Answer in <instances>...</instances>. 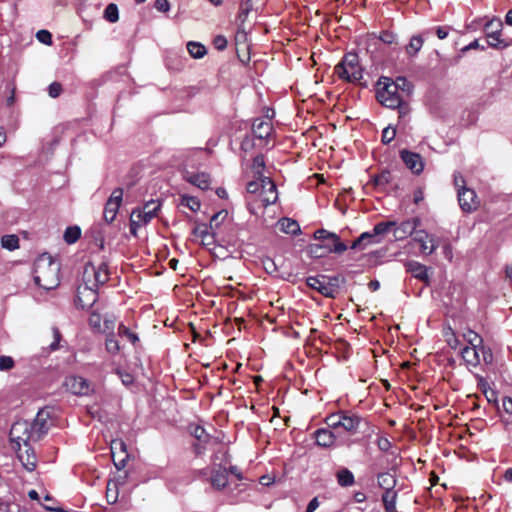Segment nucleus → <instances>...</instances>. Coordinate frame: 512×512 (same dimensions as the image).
Returning <instances> with one entry per match:
<instances>
[{
	"label": "nucleus",
	"instance_id": "nucleus-1",
	"mask_svg": "<svg viewBox=\"0 0 512 512\" xmlns=\"http://www.w3.org/2000/svg\"><path fill=\"white\" fill-rule=\"evenodd\" d=\"M59 272V263L48 255H42L34 263V282L44 290L55 289L60 283Z\"/></svg>",
	"mask_w": 512,
	"mask_h": 512
},
{
	"label": "nucleus",
	"instance_id": "nucleus-2",
	"mask_svg": "<svg viewBox=\"0 0 512 512\" xmlns=\"http://www.w3.org/2000/svg\"><path fill=\"white\" fill-rule=\"evenodd\" d=\"M335 74L348 82L359 81L362 78V68L358 56L354 53L346 54L342 61L335 66Z\"/></svg>",
	"mask_w": 512,
	"mask_h": 512
},
{
	"label": "nucleus",
	"instance_id": "nucleus-3",
	"mask_svg": "<svg viewBox=\"0 0 512 512\" xmlns=\"http://www.w3.org/2000/svg\"><path fill=\"white\" fill-rule=\"evenodd\" d=\"M160 207L161 203L158 200H151L142 208L133 209L130 213V233L136 235L137 228L146 225L154 218Z\"/></svg>",
	"mask_w": 512,
	"mask_h": 512
},
{
	"label": "nucleus",
	"instance_id": "nucleus-4",
	"mask_svg": "<svg viewBox=\"0 0 512 512\" xmlns=\"http://www.w3.org/2000/svg\"><path fill=\"white\" fill-rule=\"evenodd\" d=\"M9 435L13 449H19L22 445L30 444L31 441H37L33 432V426L26 420L14 422Z\"/></svg>",
	"mask_w": 512,
	"mask_h": 512
},
{
	"label": "nucleus",
	"instance_id": "nucleus-5",
	"mask_svg": "<svg viewBox=\"0 0 512 512\" xmlns=\"http://www.w3.org/2000/svg\"><path fill=\"white\" fill-rule=\"evenodd\" d=\"M378 86H382L377 91L378 101L385 107L396 109L402 103V95L395 89V85L390 83V78L381 77Z\"/></svg>",
	"mask_w": 512,
	"mask_h": 512
},
{
	"label": "nucleus",
	"instance_id": "nucleus-6",
	"mask_svg": "<svg viewBox=\"0 0 512 512\" xmlns=\"http://www.w3.org/2000/svg\"><path fill=\"white\" fill-rule=\"evenodd\" d=\"M502 29L503 22L500 18H492L485 23L483 30L490 47L505 49L510 46V42L501 37Z\"/></svg>",
	"mask_w": 512,
	"mask_h": 512
},
{
	"label": "nucleus",
	"instance_id": "nucleus-7",
	"mask_svg": "<svg viewBox=\"0 0 512 512\" xmlns=\"http://www.w3.org/2000/svg\"><path fill=\"white\" fill-rule=\"evenodd\" d=\"M315 240L321 242V247L326 254L337 253L341 254L347 250V245L340 241L337 234L329 232L325 229H319L314 233Z\"/></svg>",
	"mask_w": 512,
	"mask_h": 512
},
{
	"label": "nucleus",
	"instance_id": "nucleus-8",
	"mask_svg": "<svg viewBox=\"0 0 512 512\" xmlns=\"http://www.w3.org/2000/svg\"><path fill=\"white\" fill-rule=\"evenodd\" d=\"M109 279L108 267L105 263H100L98 266L94 264H87L84 267L82 280L88 283L89 286L98 288L100 285L105 284Z\"/></svg>",
	"mask_w": 512,
	"mask_h": 512
},
{
	"label": "nucleus",
	"instance_id": "nucleus-9",
	"mask_svg": "<svg viewBox=\"0 0 512 512\" xmlns=\"http://www.w3.org/2000/svg\"><path fill=\"white\" fill-rule=\"evenodd\" d=\"M97 289L84 281L77 288L76 304L82 309L92 307L97 301Z\"/></svg>",
	"mask_w": 512,
	"mask_h": 512
},
{
	"label": "nucleus",
	"instance_id": "nucleus-10",
	"mask_svg": "<svg viewBox=\"0 0 512 512\" xmlns=\"http://www.w3.org/2000/svg\"><path fill=\"white\" fill-rule=\"evenodd\" d=\"M122 198L123 190L121 188L114 189L105 204L103 212L104 220L107 223H111L113 220H115L116 215L119 211L120 204L122 202Z\"/></svg>",
	"mask_w": 512,
	"mask_h": 512
},
{
	"label": "nucleus",
	"instance_id": "nucleus-11",
	"mask_svg": "<svg viewBox=\"0 0 512 512\" xmlns=\"http://www.w3.org/2000/svg\"><path fill=\"white\" fill-rule=\"evenodd\" d=\"M458 202L461 209L466 213L475 211L480 204L475 191L470 188L458 190Z\"/></svg>",
	"mask_w": 512,
	"mask_h": 512
},
{
	"label": "nucleus",
	"instance_id": "nucleus-12",
	"mask_svg": "<svg viewBox=\"0 0 512 512\" xmlns=\"http://www.w3.org/2000/svg\"><path fill=\"white\" fill-rule=\"evenodd\" d=\"M111 456L114 466L118 471L123 470L126 467L128 461V453L126 452V444L124 441H112Z\"/></svg>",
	"mask_w": 512,
	"mask_h": 512
},
{
	"label": "nucleus",
	"instance_id": "nucleus-13",
	"mask_svg": "<svg viewBox=\"0 0 512 512\" xmlns=\"http://www.w3.org/2000/svg\"><path fill=\"white\" fill-rule=\"evenodd\" d=\"M327 277L326 276H310L306 279L307 285L317 290L319 293H321L324 296L327 297H334V294L336 293V286L332 283L326 282Z\"/></svg>",
	"mask_w": 512,
	"mask_h": 512
},
{
	"label": "nucleus",
	"instance_id": "nucleus-14",
	"mask_svg": "<svg viewBox=\"0 0 512 512\" xmlns=\"http://www.w3.org/2000/svg\"><path fill=\"white\" fill-rule=\"evenodd\" d=\"M126 495V483L120 481V479H112L107 483L106 498L110 504L116 503L120 496L125 498Z\"/></svg>",
	"mask_w": 512,
	"mask_h": 512
},
{
	"label": "nucleus",
	"instance_id": "nucleus-15",
	"mask_svg": "<svg viewBox=\"0 0 512 512\" xmlns=\"http://www.w3.org/2000/svg\"><path fill=\"white\" fill-rule=\"evenodd\" d=\"M400 157L414 174H420L423 171L424 162L420 154L404 149L400 151Z\"/></svg>",
	"mask_w": 512,
	"mask_h": 512
},
{
	"label": "nucleus",
	"instance_id": "nucleus-16",
	"mask_svg": "<svg viewBox=\"0 0 512 512\" xmlns=\"http://www.w3.org/2000/svg\"><path fill=\"white\" fill-rule=\"evenodd\" d=\"M65 384L67 389L75 395H88L91 391L90 382L81 376H70Z\"/></svg>",
	"mask_w": 512,
	"mask_h": 512
},
{
	"label": "nucleus",
	"instance_id": "nucleus-17",
	"mask_svg": "<svg viewBox=\"0 0 512 512\" xmlns=\"http://www.w3.org/2000/svg\"><path fill=\"white\" fill-rule=\"evenodd\" d=\"M17 457L27 471H33L36 468L37 458L34 449L30 444L22 445L19 449H15Z\"/></svg>",
	"mask_w": 512,
	"mask_h": 512
},
{
	"label": "nucleus",
	"instance_id": "nucleus-18",
	"mask_svg": "<svg viewBox=\"0 0 512 512\" xmlns=\"http://www.w3.org/2000/svg\"><path fill=\"white\" fill-rule=\"evenodd\" d=\"M414 240L420 244L421 251L426 255L432 254L438 248L437 239L425 230L416 231Z\"/></svg>",
	"mask_w": 512,
	"mask_h": 512
},
{
	"label": "nucleus",
	"instance_id": "nucleus-19",
	"mask_svg": "<svg viewBox=\"0 0 512 512\" xmlns=\"http://www.w3.org/2000/svg\"><path fill=\"white\" fill-rule=\"evenodd\" d=\"M258 198L262 206L264 207L274 204L277 201L278 193L276 185L269 177L267 178V180H264V185L260 191V195L258 196Z\"/></svg>",
	"mask_w": 512,
	"mask_h": 512
},
{
	"label": "nucleus",
	"instance_id": "nucleus-20",
	"mask_svg": "<svg viewBox=\"0 0 512 512\" xmlns=\"http://www.w3.org/2000/svg\"><path fill=\"white\" fill-rule=\"evenodd\" d=\"M49 413L45 410H40L34 421L31 423L36 440H40L49 430Z\"/></svg>",
	"mask_w": 512,
	"mask_h": 512
},
{
	"label": "nucleus",
	"instance_id": "nucleus-21",
	"mask_svg": "<svg viewBox=\"0 0 512 512\" xmlns=\"http://www.w3.org/2000/svg\"><path fill=\"white\" fill-rule=\"evenodd\" d=\"M420 223L419 218H413L402 222L399 226L394 229V237L396 240H402L406 237L416 233V228Z\"/></svg>",
	"mask_w": 512,
	"mask_h": 512
},
{
	"label": "nucleus",
	"instance_id": "nucleus-22",
	"mask_svg": "<svg viewBox=\"0 0 512 512\" xmlns=\"http://www.w3.org/2000/svg\"><path fill=\"white\" fill-rule=\"evenodd\" d=\"M252 130L256 138L264 140L271 136L273 125L270 120L257 118L253 122Z\"/></svg>",
	"mask_w": 512,
	"mask_h": 512
},
{
	"label": "nucleus",
	"instance_id": "nucleus-23",
	"mask_svg": "<svg viewBox=\"0 0 512 512\" xmlns=\"http://www.w3.org/2000/svg\"><path fill=\"white\" fill-rule=\"evenodd\" d=\"M362 422V418L358 416L357 414H353L347 411H344L342 420H341V426L340 428L344 429L350 434H355Z\"/></svg>",
	"mask_w": 512,
	"mask_h": 512
},
{
	"label": "nucleus",
	"instance_id": "nucleus-24",
	"mask_svg": "<svg viewBox=\"0 0 512 512\" xmlns=\"http://www.w3.org/2000/svg\"><path fill=\"white\" fill-rule=\"evenodd\" d=\"M185 179L190 184L197 186L198 188H200L202 190L208 189L210 186V183H211L210 176L204 172H201V173L187 172L185 174Z\"/></svg>",
	"mask_w": 512,
	"mask_h": 512
},
{
	"label": "nucleus",
	"instance_id": "nucleus-25",
	"mask_svg": "<svg viewBox=\"0 0 512 512\" xmlns=\"http://www.w3.org/2000/svg\"><path fill=\"white\" fill-rule=\"evenodd\" d=\"M315 439L317 445L325 448L332 447L336 442L335 434L326 428H321L315 431Z\"/></svg>",
	"mask_w": 512,
	"mask_h": 512
},
{
	"label": "nucleus",
	"instance_id": "nucleus-26",
	"mask_svg": "<svg viewBox=\"0 0 512 512\" xmlns=\"http://www.w3.org/2000/svg\"><path fill=\"white\" fill-rule=\"evenodd\" d=\"M406 269L413 275V277L425 283L429 282L428 269L425 265L417 261H410L406 264Z\"/></svg>",
	"mask_w": 512,
	"mask_h": 512
},
{
	"label": "nucleus",
	"instance_id": "nucleus-27",
	"mask_svg": "<svg viewBox=\"0 0 512 512\" xmlns=\"http://www.w3.org/2000/svg\"><path fill=\"white\" fill-rule=\"evenodd\" d=\"M380 238L374 235V231L362 233L351 245L352 249H364L368 244L380 243Z\"/></svg>",
	"mask_w": 512,
	"mask_h": 512
},
{
	"label": "nucleus",
	"instance_id": "nucleus-28",
	"mask_svg": "<svg viewBox=\"0 0 512 512\" xmlns=\"http://www.w3.org/2000/svg\"><path fill=\"white\" fill-rule=\"evenodd\" d=\"M193 235L201 239L204 246H210L214 243V235L209 231L206 224H199L193 229Z\"/></svg>",
	"mask_w": 512,
	"mask_h": 512
},
{
	"label": "nucleus",
	"instance_id": "nucleus-29",
	"mask_svg": "<svg viewBox=\"0 0 512 512\" xmlns=\"http://www.w3.org/2000/svg\"><path fill=\"white\" fill-rule=\"evenodd\" d=\"M211 484L217 490L225 488L228 484V470L226 468H219L213 471Z\"/></svg>",
	"mask_w": 512,
	"mask_h": 512
},
{
	"label": "nucleus",
	"instance_id": "nucleus-30",
	"mask_svg": "<svg viewBox=\"0 0 512 512\" xmlns=\"http://www.w3.org/2000/svg\"><path fill=\"white\" fill-rule=\"evenodd\" d=\"M476 347L466 346L461 350L462 359L468 366L477 367L481 364V358H476Z\"/></svg>",
	"mask_w": 512,
	"mask_h": 512
},
{
	"label": "nucleus",
	"instance_id": "nucleus-31",
	"mask_svg": "<svg viewBox=\"0 0 512 512\" xmlns=\"http://www.w3.org/2000/svg\"><path fill=\"white\" fill-rule=\"evenodd\" d=\"M113 322L109 320L104 321V325H102V317L98 313H91L89 316V325L98 332H106L110 329V325H112Z\"/></svg>",
	"mask_w": 512,
	"mask_h": 512
},
{
	"label": "nucleus",
	"instance_id": "nucleus-32",
	"mask_svg": "<svg viewBox=\"0 0 512 512\" xmlns=\"http://www.w3.org/2000/svg\"><path fill=\"white\" fill-rule=\"evenodd\" d=\"M377 482L379 487L384 491L394 489L396 485L395 477L388 472L379 473L377 476Z\"/></svg>",
	"mask_w": 512,
	"mask_h": 512
},
{
	"label": "nucleus",
	"instance_id": "nucleus-33",
	"mask_svg": "<svg viewBox=\"0 0 512 512\" xmlns=\"http://www.w3.org/2000/svg\"><path fill=\"white\" fill-rule=\"evenodd\" d=\"M397 492L394 489L385 490L382 495V501L387 512H394L396 508Z\"/></svg>",
	"mask_w": 512,
	"mask_h": 512
},
{
	"label": "nucleus",
	"instance_id": "nucleus-34",
	"mask_svg": "<svg viewBox=\"0 0 512 512\" xmlns=\"http://www.w3.org/2000/svg\"><path fill=\"white\" fill-rule=\"evenodd\" d=\"M187 50L192 58L201 59L206 53V47L200 42L190 41L187 43Z\"/></svg>",
	"mask_w": 512,
	"mask_h": 512
},
{
	"label": "nucleus",
	"instance_id": "nucleus-35",
	"mask_svg": "<svg viewBox=\"0 0 512 512\" xmlns=\"http://www.w3.org/2000/svg\"><path fill=\"white\" fill-rule=\"evenodd\" d=\"M280 230L287 234L296 235L298 232H300V226L297 223V221L289 219V218H283L279 221Z\"/></svg>",
	"mask_w": 512,
	"mask_h": 512
},
{
	"label": "nucleus",
	"instance_id": "nucleus-36",
	"mask_svg": "<svg viewBox=\"0 0 512 512\" xmlns=\"http://www.w3.org/2000/svg\"><path fill=\"white\" fill-rule=\"evenodd\" d=\"M338 484L342 487L352 486L355 482L353 473L347 468H343L337 472Z\"/></svg>",
	"mask_w": 512,
	"mask_h": 512
},
{
	"label": "nucleus",
	"instance_id": "nucleus-37",
	"mask_svg": "<svg viewBox=\"0 0 512 512\" xmlns=\"http://www.w3.org/2000/svg\"><path fill=\"white\" fill-rule=\"evenodd\" d=\"M423 43L424 40L420 35L411 37L409 44L406 46V53L411 57L415 56L421 50Z\"/></svg>",
	"mask_w": 512,
	"mask_h": 512
},
{
	"label": "nucleus",
	"instance_id": "nucleus-38",
	"mask_svg": "<svg viewBox=\"0 0 512 512\" xmlns=\"http://www.w3.org/2000/svg\"><path fill=\"white\" fill-rule=\"evenodd\" d=\"M1 247L8 251L19 248V237L15 234H7L1 237Z\"/></svg>",
	"mask_w": 512,
	"mask_h": 512
},
{
	"label": "nucleus",
	"instance_id": "nucleus-39",
	"mask_svg": "<svg viewBox=\"0 0 512 512\" xmlns=\"http://www.w3.org/2000/svg\"><path fill=\"white\" fill-rule=\"evenodd\" d=\"M476 350V358H481V363L483 362L485 365H492L493 363V353L491 349L484 344L482 347L475 348Z\"/></svg>",
	"mask_w": 512,
	"mask_h": 512
},
{
	"label": "nucleus",
	"instance_id": "nucleus-40",
	"mask_svg": "<svg viewBox=\"0 0 512 512\" xmlns=\"http://www.w3.org/2000/svg\"><path fill=\"white\" fill-rule=\"evenodd\" d=\"M463 337H464L465 341L469 344L468 346L482 347V344H483L482 337L478 333L474 332L473 330L468 329L467 331H465L463 333Z\"/></svg>",
	"mask_w": 512,
	"mask_h": 512
},
{
	"label": "nucleus",
	"instance_id": "nucleus-41",
	"mask_svg": "<svg viewBox=\"0 0 512 512\" xmlns=\"http://www.w3.org/2000/svg\"><path fill=\"white\" fill-rule=\"evenodd\" d=\"M268 177H257L255 176V179L248 182L247 184V192L249 194L257 195V197L260 195V191L263 188L264 180H267Z\"/></svg>",
	"mask_w": 512,
	"mask_h": 512
},
{
	"label": "nucleus",
	"instance_id": "nucleus-42",
	"mask_svg": "<svg viewBox=\"0 0 512 512\" xmlns=\"http://www.w3.org/2000/svg\"><path fill=\"white\" fill-rule=\"evenodd\" d=\"M81 236V229L78 226L67 227L64 232V240L68 244L75 243Z\"/></svg>",
	"mask_w": 512,
	"mask_h": 512
},
{
	"label": "nucleus",
	"instance_id": "nucleus-43",
	"mask_svg": "<svg viewBox=\"0 0 512 512\" xmlns=\"http://www.w3.org/2000/svg\"><path fill=\"white\" fill-rule=\"evenodd\" d=\"M104 18L110 23H115L118 21L119 12L116 4L111 3L105 8Z\"/></svg>",
	"mask_w": 512,
	"mask_h": 512
},
{
	"label": "nucleus",
	"instance_id": "nucleus-44",
	"mask_svg": "<svg viewBox=\"0 0 512 512\" xmlns=\"http://www.w3.org/2000/svg\"><path fill=\"white\" fill-rule=\"evenodd\" d=\"M390 83L395 85V89L406 93L407 95L411 92V84L405 77H397L395 81L390 79Z\"/></svg>",
	"mask_w": 512,
	"mask_h": 512
},
{
	"label": "nucleus",
	"instance_id": "nucleus-45",
	"mask_svg": "<svg viewBox=\"0 0 512 512\" xmlns=\"http://www.w3.org/2000/svg\"><path fill=\"white\" fill-rule=\"evenodd\" d=\"M265 168V162L262 155H258L253 159L252 170L255 176L257 177H265L263 175V171Z\"/></svg>",
	"mask_w": 512,
	"mask_h": 512
},
{
	"label": "nucleus",
	"instance_id": "nucleus-46",
	"mask_svg": "<svg viewBox=\"0 0 512 512\" xmlns=\"http://www.w3.org/2000/svg\"><path fill=\"white\" fill-rule=\"evenodd\" d=\"M394 226H395V222H393V221L380 222L377 225H375L373 228L374 235H376L378 238H380L381 235H384L387 232H389Z\"/></svg>",
	"mask_w": 512,
	"mask_h": 512
},
{
	"label": "nucleus",
	"instance_id": "nucleus-47",
	"mask_svg": "<svg viewBox=\"0 0 512 512\" xmlns=\"http://www.w3.org/2000/svg\"><path fill=\"white\" fill-rule=\"evenodd\" d=\"M181 205L189 208L191 211H198L200 209V202L197 198L192 196H182L181 198Z\"/></svg>",
	"mask_w": 512,
	"mask_h": 512
},
{
	"label": "nucleus",
	"instance_id": "nucleus-48",
	"mask_svg": "<svg viewBox=\"0 0 512 512\" xmlns=\"http://www.w3.org/2000/svg\"><path fill=\"white\" fill-rule=\"evenodd\" d=\"M343 413H344V411H340V412H337V413L330 414L329 416L326 417L325 422L327 423V425L330 428L338 429L341 426L340 423H341V420H342Z\"/></svg>",
	"mask_w": 512,
	"mask_h": 512
},
{
	"label": "nucleus",
	"instance_id": "nucleus-49",
	"mask_svg": "<svg viewBox=\"0 0 512 512\" xmlns=\"http://www.w3.org/2000/svg\"><path fill=\"white\" fill-rule=\"evenodd\" d=\"M396 135V130L390 126L386 127L382 132V142L384 144H389Z\"/></svg>",
	"mask_w": 512,
	"mask_h": 512
},
{
	"label": "nucleus",
	"instance_id": "nucleus-50",
	"mask_svg": "<svg viewBox=\"0 0 512 512\" xmlns=\"http://www.w3.org/2000/svg\"><path fill=\"white\" fill-rule=\"evenodd\" d=\"M14 367V360L10 356H0V371H7Z\"/></svg>",
	"mask_w": 512,
	"mask_h": 512
},
{
	"label": "nucleus",
	"instance_id": "nucleus-51",
	"mask_svg": "<svg viewBox=\"0 0 512 512\" xmlns=\"http://www.w3.org/2000/svg\"><path fill=\"white\" fill-rule=\"evenodd\" d=\"M106 349L112 354L117 353L120 350L118 340H116L114 337H108L106 339Z\"/></svg>",
	"mask_w": 512,
	"mask_h": 512
},
{
	"label": "nucleus",
	"instance_id": "nucleus-52",
	"mask_svg": "<svg viewBox=\"0 0 512 512\" xmlns=\"http://www.w3.org/2000/svg\"><path fill=\"white\" fill-rule=\"evenodd\" d=\"M36 38L43 44L50 45L52 43V35L47 30H40L36 34Z\"/></svg>",
	"mask_w": 512,
	"mask_h": 512
},
{
	"label": "nucleus",
	"instance_id": "nucleus-53",
	"mask_svg": "<svg viewBox=\"0 0 512 512\" xmlns=\"http://www.w3.org/2000/svg\"><path fill=\"white\" fill-rule=\"evenodd\" d=\"M263 267L265 271L269 274H273L276 272L277 267L273 259L266 257L262 260Z\"/></svg>",
	"mask_w": 512,
	"mask_h": 512
},
{
	"label": "nucleus",
	"instance_id": "nucleus-54",
	"mask_svg": "<svg viewBox=\"0 0 512 512\" xmlns=\"http://www.w3.org/2000/svg\"><path fill=\"white\" fill-rule=\"evenodd\" d=\"M309 252L314 257H323L326 255V252H324L323 248L321 247V243L311 244L309 246Z\"/></svg>",
	"mask_w": 512,
	"mask_h": 512
},
{
	"label": "nucleus",
	"instance_id": "nucleus-55",
	"mask_svg": "<svg viewBox=\"0 0 512 512\" xmlns=\"http://www.w3.org/2000/svg\"><path fill=\"white\" fill-rule=\"evenodd\" d=\"M62 91V86L60 83L58 82H53L49 85L48 87V92H49V95L52 97V98H56L60 95Z\"/></svg>",
	"mask_w": 512,
	"mask_h": 512
},
{
	"label": "nucleus",
	"instance_id": "nucleus-56",
	"mask_svg": "<svg viewBox=\"0 0 512 512\" xmlns=\"http://www.w3.org/2000/svg\"><path fill=\"white\" fill-rule=\"evenodd\" d=\"M154 7L159 12H168L170 10V3L168 0H155Z\"/></svg>",
	"mask_w": 512,
	"mask_h": 512
},
{
	"label": "nucleus",
	"instance_id": "nucleus-57",
	"mask_svg": "<svg viewBox=\"0 0 512 512\" xmlns=\"http://www.w3.org/2000/svg\"><path fill=\"white\" fill-rule=\"evenodd\" d=\"M214 46L217 50H224L227 47V40L224 36L218 35L214 39Z\"/></svg>",
	"mask_w": 512,
	"mask_h": 512
},
{
	"label": "nucleus",
	"instance_id": "nucleus-58",
	"mask_svg": "<svg viewBox=\"0 0 512 512\" xmlns=\"http://www.w3.org/2000/svg\"><path fill=\"white\" fill-rule=\"evenodd\" d=\"M377 446L381 451H387L391 447V443L386 437H379L377 440Z\"/></svg>",
	"mask_w": 512,
	"mask_h": 512
},
{
	"label": "nucleus",
	"instance_id": "nucleus-59",
	"mask_svg": "<svg viewBox=\"0 0 512 512\" xmlns=\"http://www.w3.org/2000/svg\"><path fill=\"white\" fill-rule=\"evenodd\" d=\"M381 41L387 44H392L396 40V35L392 32L385 31L380 36Z\"/></svg>",
	"mask_w": 512,
	"mask_h": 512
},
{
	"label": "nucleus",
	"instance_id": "nucleus-60",
	"mask_svg": "<svg viewBox=\"0 0 512 512\" xmlns=\"http://www.w3.org/2000/svg\"><path fill=\"white\" fill-rule=\"evenodd\" d=\"M454 185L457 191L462 188H467L465 185V179L460 173H454Z\"/></svg>",
	"mask_w": 512,
	"mask_h": 512
},
{
	"label": "nucleus",
	"instance_id": "nucleus-61",
	"mask_svg": "<svg viewBox=\"0 0 512 512\" xmlns=\"http://www.w3.org/2000/svg\"><path fill=\"white\" fill-rule=\"evenodd\" d=\"M502 409L506 413L512 414V399L510 397H503V399H502Z\"/></svg>",
	"mask_w": 512,
	"mask_h": 512
},
{
	"label": "nucleus",
	"instance_id": "nucleus-62",
	"mask_svg": "<svg viewBox=\"0 0 512 512\" xmlns=\"http://www.w3.org/2000/svg\"><path fill=\"white\" fill-rule=\"evenodd\" d=\"M449 34L448 27H437L436 28V35L439 39H445Z\"/></svg>",
	"mask_w": 512,
	"mask_h": 512
},
{
	"label": "nucleus",
	"instance_id": "nucleus-63",
	"mask_svg": "<svg viewBox=\"0 0 512 512\" xmlns=\"http://www.w3.org/2000/svg\"><path fill=\"white\" fill-rule=\"evenodd\" d=\"M192 434L194 435L195 438H197L198 440H202L204 435H205V430L200 427V426H197L194 428Z\"/></svg>",
	"mask_w": 512,
	"mask_h": 512
},
{
	"label": "nucleus",
	"instance_id": "nucleus-64",
	"mask_svg": "<svg viewBox=\"0 0 512 512\" xmlns=\"http://www.w3.org/2000/svg\"><path fill=\"white\" fill-rule=\"evenodd\" d=\"M319 507V501L317 497H314L308 504L307 510L314 512Z\"/></svg>",
	"mask_w": 512,
	"mask_h": 512
}]
</instances>
